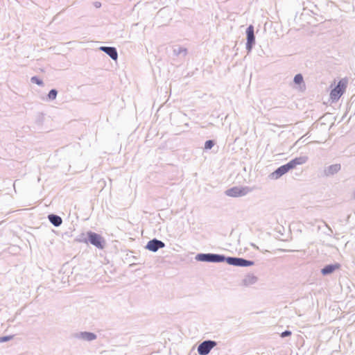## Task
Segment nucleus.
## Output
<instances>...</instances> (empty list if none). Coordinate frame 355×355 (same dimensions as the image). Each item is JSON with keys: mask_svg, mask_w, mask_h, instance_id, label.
<instances>
[{"mask_svg": "<svg viewBox=\"0 0 355 355\" xmlns=\"http://www.w3.org/2000/svg\"><path fill=\"white\" fill-rule=\"evenodd\" d=\"M257 281V278L254 275H248L243 280L244 284L245 285L253 284L256 283Z\"/></svg>", "mask_w": 355, "mask_h": 355, "instance_id": "obj_15", "label": "nucleus"}, {"mask_svg": "<svg viewBox=\"0 0 355 355\" xmlns=\"http://www.w3.org/2000/svg\"><path fill=\"white\" fill-rule=\"evenodd\" d=\"M340 164H336L329 166L327 169H325V173L327 175H334L338 173L340 170Z\"/></svg>", "mask_w": 355, "mask_h": 355, "instance_id": "obj_12", "label": "nucleus"}, {"mask_svg": "<svg viewBox=\"0 0 355 355\" xmlns=\"http://www.w3.org/2000/svg\"><path fill=\"white\" fill-rule=\"evenodd\" d=\"M339 266L338 263L327 265L322 269L321 272L323 275H329L339 268Z\"/></svg>", "mask_w": 355, "mask_h": 355, "instance_id": "obj_11", "label": "nucleus"}, {"mask_svg": "<svg viewBox=\"0 0 355 355\" xmlns=\"http://www.w3.org/2000/svg\"><path fill=\"white\" fill-rule=\"evenodd\" d=\"M99 49L108 55L112 60H116L118 58V53L115 47L112 46H101Z\"/></svg>", "mask_w": 355, "mask_h": 355, "instance_id": "obj_9", "label": "nucleus"}, {"mask_svg": "<svg viewBox=\"0 0 355 355\" xmlns=\"http://www.w3.org/2000/svg\"><path fill=\"white\" fill-rule=\"evenodd\" d=\"M239 260V257H225V261L228 264L232 265V266H238Z\"/></svg>", "mask_w": 355, "mask_h": 355, "instance_id": "obj_16", "label": "nucleus"}, {"mask_svg": "<svg viewBox=\"0 0 355 355\" xmlns=\"http://www.w3.org/2000/svg\"><path fill=\"white\" fill-rule=\"evenodd\" d=\"M353 196H354V198H355V190H354V192Z\"/></svg>", "mask_w": 355, "mask_h": 355, "instance_id": "obj_25", "label": "nucleus"}, {"mask_svg": "<svg viewBox=\"0 0 355 355\" xmlns=\"http://www.w3.org/2000/svg\"><path fill=\"white\" fill-rule=\"evenodd\" d=\"M294 82L296 84H300L303 82V76L302 74H296L294 77Z\"/></svg>", "mask_w": 355, "mask_h": 355, "instance_id": "obj_20", "label": "nucleus"}, {"mask_svg": "<svg viewBox=\"0 0 355 355\" xmlns=\"http://www.w3.org/2000/svg\"><path fill=\"white\" fill-rule=\"evenodd\" d=\"M246 34H247V42H246V50L248 51V53H250L252 49V46L255 43V36L254 33V27L252 25H250L247 29H246Z\"/></svg>", "mask_w": 355, "mask_h": 355, "instance_id": "obj_7", "label": "nucleus"}, {"mask_svg": "<svg viewBox=\"0 0 355 355\" xmlns=\"http://www.w3.org/2000/svg\"><path fill=\"white\" fill-rule=\"evenodd\" d=\"M13 337H14L13 335L1 336L0 337V343L9 341V340H12L13 338Z\"/></svg>", "mask_w": 355, "mask_h": 355, "instance_id": "obj_22", "label": "nucleus"}, {"mask_svg": "<svg viewBox=\"0 0 355 355\" xmlns=\"http://www.w3.org/2000/svg\"><path fill=\"white\" fill-rule=\"evenodd\" d=\"M308 161V157L306 155L295 157L288 162L287 164L279 166L277 170L272 173V176L275 178H279L282 175L286 173L289 170L293 169L297 165L305 164Z\"/></svg>", "mask_w": 355, "mask_h": 355, "instance_id": "obj_1", "label": "nucleus"}, {"mask_svg": "<svg viewBox=\"0 0 355 355\" xmlns=\"http://www.w3.org/2000/svg\"><path fill=\"white\" fill-rule=\"evenodd\" d=\"M292 334L291 331H288V330H286L284 331H283L282 334H281V337L282 338H285V337H287V336H289Z\"/></svg>", "mask_w": 355, "mask_h": 355, "instance_id": "obj_23", "label": "nucleus"}, {"mask_svg": "<svg viewBox=\"0 0 355 355\" xmlns=\"http://www.w3.org/2000/svg\"><path fill=\"white\" fill-rule=\"evenodd\" d=\"M87 235L91 244L98 249H103L104 248L105 240L100 234L93 232H89Z\"/></svg>", "mask_w": 355, "mask_h": 355, "instance_id": "obj_5", "label": "nucleus"}, {"mask_svg": "<svg viewBox=\"0 0 355 355\" xmlns=\"http://www.w3.org/2000/svg\"><path fill=\"white\" fill-rule=\"evenodd\" d=\"M254 264V262L252 261L246 260L243 258H239L238 266L241 267H247L250 266Z\"/></svg>", "mask_w": 355, "mask_h": 355, "instance_id": "obj_14", "label": "nucleus"}, {"mask_svg": "<svg viewBox=\"0 0 355 355\" xmlns=\"http://www.w3.org/2000/svg\"><path fill=\"white\" fill-rule=\"evenodd\" d=\"M196 259L200 261L220 263L225 261V257L222 254H198L196 257Z\"/></svg>", "mask_w": 355, "mask_h": 355, "instance_id": "obj_2", "label": "nucleus"}, {"mask_svg": "<svg viewBox=\"0 0 355 355\" xmlns=\"http://www.w3.org/2000/svg\"><path fill=\"white\" fill-rule=\"evenodd\" d=\"M57 94H58L57 90L55 89H53L50 90V92H49L48 98L51 101L55 100L56 98Z\"/></svg>", "mask_w": 355, "mask_h": 355, "instance_id": "obj_18", "label": "nucleus"}, {"mask_svg": "<svg viewBox=\"0 0 355 355\" xmlns=\"http://www.w3.org/2000/svg\"><path fill=\"white\" fill-rule=\"evenodd\" d=\"M216 345L217 343L214 340H205L198 345V352L200 355H207Z\"/></svg>", "mask_w": 355, "mask_h": 355, "instance_id": "obj_6", "label": "nucleus"}, {"mask_svg": "<svg viewBox=\"0 0 355 355\" xmlns=\"http://www.w3.org/2000/svg\"><path fill=\"white\" fill-rule=\"evenodd\" d=\"M94 5L96 8H100L101 6V3L98 1H96V2H94Z\"/></svg>", "mask_w": 355, "mask_h": 355, "instance_id": "obj_24", "label": "nucleus"}, {"mask_svg": "<svg viewBox=\"0 0 355 355\" xmlns=\"http://www.w3.org/2000/svg\"><path fill=\"white\" fill-rule=\"evenodd\" d=\"M251 191L252 189L248 187H234L226 190L225 194L227 196L236 198L245 196Z\"/></svg>", "mask_w": 355, "mask_h": 355, "instance_id": "obj_3", "label": "nucleus"}, {"mask_svg": "<svg viewBox=\"0 0 355 355\" xmlns=\"http://www.w3.org/2000/svg\"><path fill=\"white\" fill-rule=\"evenodd\" d=\"M76 338L87 341H92L96 338V335L92 332H80L76 334Z\"/></svg>", "mask_w": 355, "mask_h": 355, "instance_id": "obj_10", "label": "nucleus"}, {"mask_svg": "<svg viewBox=\"0 0 355 355\" xmlns=\"http://www.w3.org/2000/svg\"><path fill=\"white\" fill-rule=\"evenodd\" d=\"M48 218L49 221L55 227H59L62 223V219L58 215L50 214Z\"/></svg>", "mask_w": 355, "mask_h": 355, "instance_id": "obj_13", "label": "nucleus"}, {"mask_svg": "<svg viewBox=\"0 0 355 355\" xmlns=\"http://www.w3.org/2000/svg\"><path fill=\"white\" fill-rule=\"evenodd\" d=\"M31 81L33 83H35L40 86H42L44 85L43 81L42 80H40L39 78H37V76H33L31 78Z\"/></svg>", "mask_w": 355, "mask_h": 355, "instance_id": "obj_19", "label": "nucleus"}, {"mask_svg": "<svg viewBox=\"0 0 355 355\" xmlns=\"http://www.w3.org/2000/svg\"><path fill=\"white\" fill-rule=\"evenodd\" d=\"M346 88V82L340 80L336 87L331 91L330 98L332 101H337L344 93Z\"/></svg>", "mask_w": 355, "mask_h": 355, "instance_id": "obj_4", "label": "nucleus"}, {"mask_svg": "<svg viewBox=\"0 0 355 355\" xmlns=\"http://www.w3.org/2000/svg\"><path fill=\"white\" fill-rule=\"evenodd\" d=\"M173 53L175 55H179L180 54H184L185 55L187 53V49L183 46H178L173 49Z\"/></svg>", "mask_w": 355, "mask_h": 355, "instance_id": "obj_17", "label": "nucleus"}, {"mask_svg": "<svg viewBox=\"0 0 355 355\" xmlns=\"http://www.w3.org/2000/svg\"><path fill=\"white\" fill-rule=\"evenodd\" d=\"M164 246L165 243L163 241L157 239H153L148 242L146 248L148 250L155 252L159 249L163 248Z\"/></svg>", "mask_w": 355, "mask_h": 355, "instance_id": "obj_8", "label": "nucleus"}, {"mask_svg": "<svg viewBox=\"0 0 355 355\" xmlns=\"http://www.w3.org/2000/svg\"><path fill=\"white\" fill-rule=\"evenodd\" d=\"M214 146V142L212 140H207L205 144V149H211Z\"/></svg>", "mask_w": 355, "mask_h": 355, "instance_id": "obj_21", "label": "nucleus"}]
</instances>
